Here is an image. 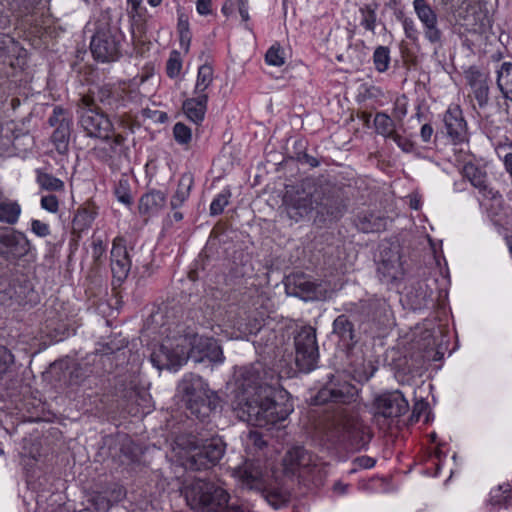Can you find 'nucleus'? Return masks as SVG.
I'll return each mask as SVG.
<instances>
[{"mask_svg":"<svg viewBox=\"0 0 512 512\" xmlns=\"http://www.w3.org/2000/svg\"><path fill=\"white\" fill-rule=\"evenodd\" d=\"M287 216L298 222L315 211L319 221L340 218L347 209L342 188L327 181L305 179L287 186L282 199Z\"/></svg>","mask_w":512,"mask_h":512,"instance_id":"obj_1","label":"nucleus"},{"mask_svg":"<svg viewBox=\"0 0 512 512\" xmlns=\"http://www.w3.org/2000/svg\"><path fill=\"white\" fill-rule=\"evenodd\" d=\"M188 358L202 362L207 358L211 362L221 363L223 351L218 341L197 334H185L166 339L151 354V362L159 370L178 369Z\"/></svg>","mask_w":512,"mask_h":512,"instance_id":"obj_2","label":"nucleus"},{"mask_svg":"<svg viewBox=\"0 0 512 512\" xmlns=\"http://www.w3.org/2000/svg\"><path fill=\"white\" fill-rule=\"evenodd\" d=\"M173 450L181 465L189 471H206L216 466L224 456L226 443L216 436L201 439L193 434H180L174 440Z\"/></svg>","mask_w":512,"mask_h":512,"instance_id":"obj_3","label":"nucleus"},{"mask_svg":"<svg viewBox=\"0 0 512 512\" xmlns=\"http://www.w3.org/2000/svg\"><path fill=\"white\" fill-rule=\"evenodd\" d=\"M329 435L339 443L354 450H360L368 445L372 433L359 413L353 408L339 406L327 418Z\"/></svg>","mask_w":512,"mask_h":512,"instance_id":"obj_4","label":"nucleus"},{"mask_svg":"<svg viewBox=\"0 0 512 512\" xmlns=\"http://www.w3.org/2000/svg\"><path fill=\"white\" fill-rule=\"evenodd\" d=\"M290 409L275 402L268 392L242 397L238 399L235 412L237 417L253 426L266 427L284 421L290 414Z\"/></svg>","mask_w":512,"mask_h":512,"instance_id":"obj_5","label":"nucleus"},{"mask_svg":"<svg viewBox=\"0 0 512 512\" xmlns=\"http://www.w3.org/2000/svg\"><path fill=\"white\" fill-rule=\"evenodd\" d=\"M177 397L190 414L200 421H205L218 407L220 399L210 390L208 384L199 375H184L177 386Z\"/></svg>","mask_w":512,"mask_h":512,"instance_id":"obj_6","label":"nucleus"},{"mask_svg":"<svg viewBox=\"0 0 512 512\" xmlns=\"http://www.w3.org/2000/svg\"><path fill=\"white\" fill-rule=\"evenodd\" d=\"M184 495L187 504L200 512H217L228 504L229 493L221 485L196 479L184 487Z\"/></svg>","mask_w":512,"mask_h":512,"instance_id":"obj_7","label":"nucleus"},{"mask_svg":"<svg viewBox=\"0 0 512 512\" xmlns=\"http://www.w3.org/2000/svg\"><path fill=\"white\" fill-rule=\"evenodd\" d=\"M282 466L285 475L299 478L311 477L315 482H321L326 474L325 464L300 445L286 451L282 458Z\"/></svg>","mask_w":512,"mask_h":512,"instance_id":"obj_8","label":"nucleus"},{"mask_svg":"<svg viewBox=\"0 0 512 512\" xmlns=\"http://www.w3.org/2000/svg\"><path fill=\"white\" fill-rule=\"evenodd\" d=\"M122 34L107 21H100L92 37L90 49L93 57L101 62H113L120 57Z\"/></svg>","mask_w":512,"mask_h":512,"instance_id":"obj_9","label":"nucleus"},{"mask_svg":"<svg viewBox=\"0 0 512 512\" xmlns=\"http://www.w3.org/2000/svg\"><path fill=\"white\" fill-rule=\"evenodd\" d=\"M238 477L243 489L260 493L274 509H279L288 502V497L285 493L277 489L268 488L266 479L258 467L246 464L243 468L239 469Z\"/></svg>","mask_w":512,"mask_h":512,"instance_id":"obj_10","label":"nucleus"},{"mask_svg":"<svg viewBox=\"0 0 512 512\" xmlns=\"http://www.w3.org/2000/svg\"><path fill=\"white\" fill-rule=\"evenodd\" d=\"M295 365L301 372L308 373L317 367L319 351L316 329L302 326L294 335Z\"/></svg>","mask_w":512,"mask_h":512,"instance_id":"obj_11","label":"nucleus"},{"mask_svg":"<svg viewBox=\"0 0 512 512\" xmlns=\"http://www.w3.org/2000/svg\"><path fill=\"white\" fill-rule=\"evenodd\" d=\"M285 289L288 295L305 301L325 300L328 298V284L314 281L302 273H293L286 278Z\"/></svg>","mask_w":512,"mask_h":512,"instance_id":"obj_12","label":"nucleus"},{"mask_svg":"<svg viewBox=\"0 0 512 512\" xmlns=\"http://www.w3.org/2000/svg\"><path fill=\"white\" fill-rule=\"evenodd\" d=\"M79 124L88 137L109 140L113 124L104 111L90 105L79 104Z\"/></svg>","mask_w":512,"mask_h":512,"instance_id":"obj_13","label":"nucleus"},{"mask_svg":"<svg viewBox=\"0 0 512 512\" xmlns=\"http://www.w3.org/2000/svg\"><path fill=\"white\" fill-rule=\"evenodd\" d=\"M358 397L357 388L349 382L330 381L312 399L314 405H322L328 402L349 405Z\"/></svg>","mask_w":512,"mask_h":512,"instance_id":"obj_14","label":"nucleus"},{"mask_svg":"<svg viewBox=\"0 0 512 512\" xmlns=\"http://www.w3.org/2000/svg\"><path fill=\"white\" fill-rule=\"evenodd\" d=\"M30 243L26 236L8 227H0V258L16 261L26 256Z\"/></svg>","mask_w":512,"mask_h":512,"instance_id":"obj_15","label":"nucleus"},{"mask_svg":"<svg viewBox=\"0 0 512 512\" xmlns=\"http://www.w3.org/2000/svg\"><path fill=\"white\" fill-rule=\"evenodd\" d=\"M82 105H90L103 111H116L123 105V97L120 91L114 90L109 85L96 87L89 94L81 97Z\"/></svg>","mask_w":512,"mask_h":512,"instance_id":"obj_16","label":"nucleus"},{"mask_svg":"<svg viewBox=\"0 0 512 512\" xmlns=\"http://www.w3.org/2000/svg\"><path fill=\"white\" fill-rule=\"evenodd\" d=\"M460 173L484 199L496 200L501 197L499 191L490 184L484 168L469 161L462 166Z\"/></svg>","mask_w":512,"mask_h":512,"instance_id":"obj_17","label":"nucleus"},{"mask_svg":"<svg viewBox=\"0 0 512 512\" xmlns=\"http://www.w3.org/2000/svg\"><path fill=\"white\" fill-rule=\"evenodd\" d=\"M413 7L418 19L424 26L425 38L431 44L441 46L443 33L438 27V17L436 12L426 0H414Z\"/></svg>","mask_w":512,"mask_h":512,"instance_id":"obj_18","label":"nucleus"},{"mask_svg":"<svg viewBox=\"0 0 512 512\" xmlns=\"http://www.w3.org/2000/svg\"><path fill=\"white\" fill-rule=\"evenodd\" d=\"M376 415L385 418L399 417L407 412L408 401L400 391L385 393L375 399Z\"/></svg>","mask_w":512,"mask_h":512,"instance_id":"obj_19","label":"nucleus"},{"mask_svg":"<svg viewBox=\"0 0 512 512\" xmlns=\"http://www.w3.org/2000/svg\"><path fill=\"white\" fill-rule=\"evenodd\" d=\"M378 270L392 280L402 274L399 245L388 242L380 245Z\"/></svg>","mask_w":512,"mask_h":512,"instance_id":"obj_20","label":"nucleus"},{"mask_svg":"<svg viewBox=\"0 0 512 512\" xmlns=\"http://www.w3.org/2000/svg\"><path fill=\"white\" fill-rule=\"evenodd\" d=\"M131 269V260L122 239H115L111 250V271L113 278L122 283Z\"/></svg>","mask_w":512,"mask_h":512,"instance_id":"obj_21","label":"nucleus"},{"mask_svg":"<svg viewBox=\"0 0 512 512\" xmlns=\"http://www.w3.org/2000/svg\"><path fill=\"white\" fill-rule=\"evenodd\" d=\"M466 79L472 89L473 96L479 108H486L489 103L488 76L478 69L471 67L466 72Z\"/></svg>","mask_w":512,"mask_h":512,"instance_id":"obj_22","label":"nucleus"},{"mask_svg":"<svg viewBox=\"0 0 512 512\" xmlns=\"http://www.w3.org/2000/svg\"><path fill=\"white\" fill-rule=\"evenodd\" d=\"M238 386L241 390L238 399L249 397V395H253V392L263 394L270 390L269 387L262 384L260 374L254 367H245L241 370Z\"/></svg>","mask_w":512,"mask_h":512,"instance_id":"obj_23","label":"nucleus"},{"mask_svg":"<svg viewBox=\"0 0 512 512\" xmlns=\"http://www.w3.org/2000/svg\"><path fill=\"white\" fill-rule=\"evenodd\" d=\"M444 123L448 136L454 143H460L466 137V122L458 106L449 108L444 115Z\"/></svg>","mask_w":512,"mask_h":512,"instance_id":"obj_24","label":"nucleus"},{"mask_svg":"<svg viewBox=\"0 0 512 512\" xmlns=\"http://www.w3.org/2000/svg\"><path fill=\"white\" fill-rule=\"evenodd\" d=\"M207 102L208 95H195L183 102L182 109L189 120L199 124L205 117Z\"/></svg>","mask_w":512,"mask_h":512,"instance_id":"obj_25","label":"nucleus"},{"mask_svg":"<svg viewBox=\"0 0 512 512\" xmlns=\"http://www.w3.org/2000/svg\"><path fill=\"white\" fill-rule=\"evenodd\" d=\"M166 195L159 190H151L141 196L139 200V213L150 215L158 212L165 206Z\"/></svg>","mask_w":512,"mask_h":512,"instance_id":"obj_26","label":"nucleus"},{"mask_svg":"<svg viewBox=\"0 0 512 512\" xmlns=\"http://www.w3.org/2000/svg\"><path fill=\"white\" fill-rule=\"evenodd\" d=\"M333 333L339 337L343 344L350 348L355 345V330L353 323L344 314L339 315L333 322Z\"/></svg>","mask_w":512,"mask_h":512,"instance_id":"obj_27","label":"nucleus"},{"mask_svg":"<svg viewBox=\"0 0 512 512\" xmlns=\"http://www.w3.org/2000/svg\"><path fill=\"white\" fill-rule=\"evenodd\" d=\"M355 224L364 233H374L386 229L387 219L373 213H362L357 216Z\"/></svg>","mask_w":512,"mask_h":512,"instance_id":"obj_28","label":"nucleus"},{"mask_svg":"<svg viewBox=\"0 0 512 512\" xmlns=\"http://www.w3.org/2000/svg\"><path fill=\"white\" fill-rule=\"evenodd\" d=\"M193 184L194 177L191 173H184L181 175L178 181L177 190L170 201V206L173 210L182 206V204L188 199Z\"/></svg>","mask_w":512,"mask_h":512,"instance_id":"obj_29","label":"nucleus"},{"mask_svg":"<svg viewBox=\"0 0 512 512\" xmlns=\"http://www.w3.org/2000/svg\"><path fill=\"white\" fill-rule=\"evenodd\" d=\"M497 85L503 96L512 101V64L503 63L498 71Z\"/></svg>","mask_w":512,"mask_h":512,"instance_id":"obj_30","label":"nucleus"},{"mask_svg":"<svg viewBox=\"0 0 512 512\" xmlns=\"http://www.w3.org/2000/svg\"><path fill=\"white\" fill-rule=\"evenodd\" d=\"M213 68L208 64L201 65L198 68L196 84L194 88L195 95H208L206 90L213 82Z\"/></svg>","mask_w":512,"mask_h":512,"instance_id":"obj_31","label":"nucleus"},{"mask_svg":"<svg viewBox=\"0 0 512 512\" xmlns=\"http://www.w3.org/2000/svg\"><path fill=\"white\" fill-rule=\"evenodd\" d=\"M71 125H63L55 128L51 140L59 154H66L69 149Z\"/></svg>","mask_w":512,"mask_h":512,"instance_id":"obj_32","label":"nucleus"},{"mask_svg":"<svg viewBox=\"0 0 512 512\" xmlns=\"http://www.w3.org/2000/svg\"><path fill=\"white\" fill-rule=\"evenodd\" d=\"M177 30L179 33L180 44L187 52L191 43L189 18L184 12H181L180 10H178Z\"/></svg>","mask_w":512,"mask_h":512,"instance_id":"obj_33","label":"nucleus"},{"mask_svg":"<svg viewBox=\"0 0 512 512\" xmlns=\"http://www.w3.org/2000/svg\"><path fill=\"white\" fill-rule=\"evenodd\" d=\"M374 125L377 133L386 138H391L396 133L395 123L387 114L377 113Z\"/></svg>","mask_w":512,"mask_h":512,"instance_id":"obj_34","label":"nucleus"},{"mask_svg":"<svg viewBox=\"0 0 512 512\" xmlns=\"http://www.w3.org/2000/svg\"><path fill=\"white\" fill-rule=\"evenodd\" d=\"M21 208L17 202H1L0 203V221L7 224L17 222Z\"/></svg>","mask_w":512,"mask_h":512,"instance_id":"obj_35","label":"nucleus"},{"mask_svg":"<svg viewBox=\"0 0 512 512\" xmlns=\"http://www.w3.org/2000/svg\"><path fill=\"white\" fill-rule=\"evenodd\" d=\"M37 183L42 189L48 191H61L64 189V183L62 180L54 177L51 174L38 171Z\"/></svg>","mask_w":512,"mask_h":512,"instance_id":"obj_36","label":"nucleus"},{"mask_svg":"<svg viewBox=\"0 0 512 512\" xmlns=\"http://www.w3.org/2000/svg\"><path fill=\"white\" fill-rule=\"evenodd\" d=\"M387 312V304L382 300H370L366 305V314L373 321L381 322Z\"/></svg>","mask_w":512,"mask_h":512,"instance_id":"obj_37","label":"nucleus"},{"mask_svg":"<svg viewBox=\"0 0 512 512\" xmlns=\"http://www.w3.org/2000/svg\"><path fill=\"white\" fill-rule=\"evenodd\" d=\"M94 219V214L86 208L78 209L75 214L72 224L73 230L81 232L87 229Z\"/></svg>","mask_w":512,"mask_h":512,"instance_id":"obj_38","label":"nucleus"},{"mask_svg":"<svg viewBox=\"0 0 512 512\" xmlns=\"http://www.w3.org/2000/svg\"><path fill=\"white\" fill-rule=\"evenodd\" d=\"M92 374V368L88 363L76 364L70 371L69 381L73 385L82 384Z\"/></svg>","mask_w":512,"mask_h":512,"instance_id":"obj_39","label":"nucleus"},{"mask_svg":"<svg viewBox=\"0 0 512 512\" xmlns=\"http://www.w3.org/2000/svg\"><path fill=\"white\" fill-rule=\"evenodd\" d=\"M376 6L372 7V5H366L365 7L360 9L362 14L361 25L368 31L374 33L376 27Z\"/></svg>","mask_w":512,"mask_h":512,"instance_id":"obj_40","label":"nucleus"},{"mask_svg":"<svg viewBox=\"0 0 512 512\" xmlns=\"http://www.w3.org/2000/svg\"><path fill=\"white\" fill-rule=\"evenodd\" d=\"M373 61L377 71H386L390 62L389 49L384 46L377 47L374 51Z\"/></svg>","mask_w":512,"mask_h":512,"instance_id":"obj_41","label":"nucleus"},{"mask_svg":"<svg viewBox=\"0 0 512 512\" xmlns=\"http://www.w3.org/2000/svg\"><path fill=\"white\" fill-rule=\"evenodd\" d=\"M267 64L280 67L285 64L284 51L279 45H273L265 55Z\"/></svg>","mask_w":512,"mask_h":512,"instance_id":"obj_42","label":"nucleus"},{"mask_svg":"<svg viewBox=\"0 0 512 512\" xmlns=\"http://www.w3.org/2000/svg\"><path fill=\"white\" fill-rule=\"evenodd\" d=\"M230 196L231 193L229 190H226L217 195V197L212 201L210 205V214L212 216L221 214L224 208L228 205Z\"/></svg>","mask_w":512,"mask_h":512,"instance_id":"obj_43","label":"nucleus"},{"mask_svg":"<svg viewBox=\"0 0 512 512\" xmlns=\"http://www.w3.org/2000/svg\"><path fill=\"white\" fill-rule=\"evenodd\" d=\"M173 135L177 143L187 145L191 141V129L185 124L178 122L173 127Z\"/></svg>","mask_w":512,"mask_h":512,"instance_id":"obj_44","label":"nucleus"},{"mask_svg":"<svg viewBox=\"0 0 512 512\" xmlns=\"http://www.w3.org/2000/svg\"><path fill=\"white\" fill-rule=\"evenodd\" d=\"M49 124L52 127H61L63 125H71V120L68 117L67 111L57 106L54 108L52 115L49 118Z\"/></svg>","mask_w":512,"mask_h":512,"instance_id":"obj_45","label":"nucleus"},{"mask_svg":"<svg viewBox=\"0 0 512 512\" xmlns=\"http://www.w3.org/2000/svg\"><path fill=\"white\" fill-rule=\"evenodd\" d=\"M13 363V354L5 346L0 345V378L7 373Z\"/></svg>","mask_w":512,"mask_h":512,"instance_id":"obj_46","label":"nucleus"},{"mask_svg":"<svg viewBox=\"0 0 512 512\" xmlns=\"http://www.w3.org/2000/svg\"><path fill=\"white\" fill-rule=\"evenodd\" d=\"M182 68L181 60L177 52H174L167 61L166 72L170 78H174L179 75Z\"/></svg>","mask_w":512,"mask_h":512,"instance_id":"obj_47","label":"nucleus"},{"mask_svg":"<svg viewBox=\"0 0 512 512\" xmlns=\"http://www.w3.org/2000/svg\"><path fill=\"white\" fill-rule=\"evenodd\" d=\"M248 445L253 446L255 449L262 450L267 446L265 435L259 431H250L248 434Z\"/></svg>","mask_w":512,"mask_h":512,"instance_id":"obj_48","label":"nucleus"},{"mask_svg":"<svg viewBox=\"0 0 512 512\" xmlns=\"http://www.w3.org/2000/svg\"><path fill=\"white\" fill-rule=\"evenodd\" d=\"M402 24L406 37L411 41L416 42L418 40L419 32L414 21L410 18H404Z\"/></svg>","mask_w":512,"mask_h":512,"instance_id":"obj_49","label":"nucleus"},{"mask_svg":"<svg viewBox=\"0 0 512 512\" xmlns=\"http://www.w3.org/2000/svg\"><path fill=\"white\" fill-rule=\"evenodd\" d=\"M41 207L51 213H56L59 209V200L52 194L43 196L41 198Z\"/></svg>","mask_w":512,"mask_h":512,"instance_id":"obj_50","label":"nucleus"},{"mask_svg":"<svg viewBox=\"0 0 512 512\" xmlns=\"http://www.w3.org/2000/svg\"><path fill=\"white\" fill-rule=\"evenodd\" d=\"M115 194L120 202L126 205H130L132 203V197L126 187V181H119V185L115 189Z\"/></svg>","mask_w":512,"mask_h":512,"instance_id":"obj_51","label":"nucleus"},{"mask_svg":"<svg viewBox=\"0 0 512 512\" xmlns=\"http://www.w3.org/2000/svg\"><path fill=\"white\" fill-rule=\"evenodd\" d=\"M393 141L401 148L404 152H411L414 148L413 143L407 139L399 135L397 132L391 137Z\"/></svg>","mask_w":512,"mask_h":512,"instance_id":"obj_52","label":"nucleus"},{"mask_svg":"<svg viewBox=\"0 0 512 512\" xmlns=\"http://www.w3.org/2000/svg\"><path fill=\"white\" fill-rule=\"evenodd\" d=\"M428 408V404L423 401H417L413 406L412 415L410 417L411 422H417L422 415L423 412H425Z\"/></svg>","mask_w":512,"mask_h":512,"instance_id":"obj_53","label":"nucleus"},{"mask_svg":"<svg viewBox=\"0 0 512 512\" xmlns=\"http://www.w3.org/2000/svg\"><path fill=\"white\" fill-rule=\"evenodd\" d=\"M31 228L32 231L40 237H45L50 233L49 226L39 220H33Z\"/></svg>","mask_w":512,"mask_h":512,"instance_id":"obj_54","label":"nucleus"},{"mask_svg":"<svg viewBox=\"0 0 512 512\" xmlns=\"http://www.w3.org/2000/svg\"><path fill=\"white\" fill-rule=\"evenodd\" d=\"M92 250H93L92 251L93 257H94L95 261L98 262L100 260V258L104 255L105 250H106L103 240L94 239L93 243H92Z\"/></svg>","mask_w":512,"mask_h":512,"instance_id":"obj_55","label":"nucleus"},{"mask_svg":"<svg viewBox=\"0 0 512 512\" xmlns=\"http://www.w3.org/2000/svg\"><path fill=\"white\" fill-rule=\"evenodd\" d=\"M125 137L122 134H116L111 143V150L114 153L121 154L124 150Z\"/></svg>","mask_w":512,"mask_h":512,"instance_id":"obj_56","label":"nucleus"},{"mask_svg":"<svg viewBox=\"0 0 512 512\" xmlns=\"http://www.w3.org/2000/svg\"><path fill=\"white\" fill-rule=\"evenodd\" d=\"M212 0H197L196 9L201 15H208L211 13Z\"/></svg>","mask_w":512,"mask_h":512,"instance_id":"obj_57","label":"nucleus"},{"mask_svg":"<svg viewBox=\"0 0 512 512\" xmlns=\"http://www.w3.org/2000/svg\"><path fill=\"white\" fill-rule=\"evenodd\" d=\"M355 462L362 468H371L375 465V460L368 456L358 457Z\"/></svg>","mask_w":512,"mask_h":512,"instance_id":"obj_58","label":"nucleus"},{"mask_svg":"<svg viewBox=\"0 0 512 512\" xmlns=\"http://www.w3.org/2000/svg\"><path fill=\"white\" fill-rule=\"evenodd\" d=\"M238 10H239V13H240V16L242 18L243 21H248L249 20V14H248V5H247V1L245 0H239L238 1Z\"/></svg>","mask_w":512,"mask_h":512,"instance_id":"obj_59","label":"nucleus"},{"mask_svg":"<svg viewBox=\"0 0 512 512\" xmlns=\"http://www.w3.org/2000/svg\"><path fill=\"white\" fill-rule=\"evenodd\" d=\"M421 138L424 142L430 141L433 135V128L430 124H424L421 128Z\"/></svg>","mask_w":512,"mask_h":512,"instance_id":"obj_60","label":"nucleus"},{"mask_svg":"<svg viewBox=\"0 0 512 512\" xmlns=\"http://www.w3.org/2000/svg\"><path fill=\"white\" fill-rule=\"evenodd\" d=\"M504 166L507 173L512 177V153H508L505 155Z\"/></svg>","mask_w":512,"mask_h":512,"instance_id":"obj_61","label":"nucleus"},{"mask_svg":"<svg viewBox=\"0 0 512 512\" xmlns=\"http://www.w3.org/2000/svg\"><path fill=\"white\" fill-rule=\"evenodd\" d=\"M410 208L414 210H418L420 208V198L417 194L410 195V202H409Z\"/></svg>","mask_w":512,"mask_h":512,"instance_id":"obj_62","label":"nucleus"},{"mask_svg":"<svg viewBox=\"0 0 512 512\" xmlns=\"http://www.w3.org/2000/svg\"><path fill=\"white\" fill-rule=\"evenodd\" d=\"M304 159H305V162L307 164H309L311 167H317L319 165V161L313 156L305 154Z\"/></svg>","mask_w":512,"mask_h":512,"instance_id":"obj_63","label":"nucleus"},{"mask_svg":"<svg viewBox=\"0 0 512 512\" xmlns=\"http://www.w3.org/2000/svg\"><path fill=\"white\" fill-rule=\"evenodd\" d=\"M119 125L125 129H128L131 132H133V126H134L133 123L130 122L129 120L124 119V117L120 118Z\"/></svg>","mask_w":512,"mask_h":512,"instance_id":"obj_64","label":"nucleus"}]
</instances>
